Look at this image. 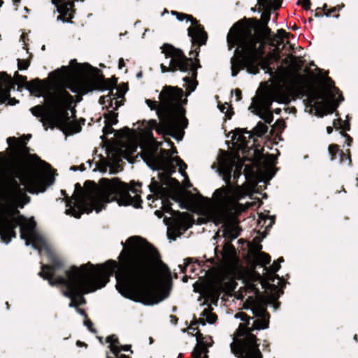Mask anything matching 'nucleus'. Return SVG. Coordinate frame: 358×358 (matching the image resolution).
<instances>
[{
	"label": "nucleus",
	"instance_id": "obj_1",
	"mask_svg": "<svg viewBox=\"0 0 358 358\" xmlns=\"http://www.w3.org/2000/svg\"><path fill=\"white\" fill-rule=\"evenodd\" d=\"M118 257V262L108 260L107 265L115 273L117 290L124 297L144 305L159 303L162 299L155 287L156 273L171 278L169 267L160 259L158 251L145 239L131 236Z\"/></svg>",
	"mask_w": 358,
	"mask_h": 358
},
{
	"label": "nucleus",
	"instance_id": "obj_2",
	"mask_svg": "<svg viewBox=\"0 0 358 358\" xmlns=\"http://www.w3.org/2000/svg\"><path fill=\"white\" fill-rule=\"evenodd\" d=\"M141 187V182L132 180L129 186L117 178L111 180L101 178L99 185L94 181L87 180L84 189L79 183H76V194L73 196V201L67 202L68 208L65 213L80 218L82 214H89L93 210L99 213L106 208L107 203L112 201H117L120 206L132 205L138 208L140 204L138 203L141 200L138 192Z\"/></svg>",
	"mask_w": 358,
	"mask_h": 358
},
{
	"label": "nucleus",
	"instance_id": "obj_3",
	"mask_svg": "<svg viewBox=\"0 0 358 358\" xmlns=\"http://www.w3.org/2000/svg\"><path fill=\"white\" fill-rule=\"evenodd\" d=\"M73 68L77 76L69 84H62L69 73L68 67L62 66L60 69L49 73L50 83L47 80L36 78L26 83L25 89L38 97H43L48 92L53 91V86L59 89H65V90L69 89L73 93L78 94L76 99L77 102H80L83 95L96 90H110L115 85L109 80H106L99 69L87 63H76V66Z\"/></svg>",
	"mask_w": 358,
	"mask_h": 358
},
{
	"label": "nucleus",
	"instance_id": "obj_4",
	"mask_svg": "<svg viewBox=\"0 0 358 358\" xmlns=\"http://www.w3.org/2000/svg\"><path fill=\"white\" fill-rule=\"evenodd\" d=\"M184 92L178 87L165 86L159 94L160 104L156 101L146 99L145 103L152 110H156L159 123L155 120L149 121V128L155 129L159 134L172 136L181 141L187 127L188 120L185 117V110L182 107L187 101L182 99Z\"/></svg>",
	"mask_w": 358,
	"mask_h": 358
},
{
	"label": "nucleus",
	"instance_id": "obj_5",
	"mask_svg": "<svg viewBox=\"0 0 358 358\" xmlns=\"http://www.w3.org/2000/svg\"><path fill=\"white\" fill-rule=\"evenodd\" d=\"M141 158L152 170L162 171L158 173L159 181L155 178H152V182L148 186L149 189L155 196L166 199L162 202L164 212L171 213L172 215L177 214V212L172 209V204L169 199L178 201V198L177 196H171L169 188L178 186L179 182L171 176L176 172L174 163L178 166L179 172L182 175H184L183 171L187 169V165L179 157H172L169 150L162 149L159 153H157V147L155 146L145 148L141 152Z\"/></svg>",
	"mask_w": 358,
	"mask_h": 358
},
{
	"label": "nucleus",
	"instance_id": "obj_6",
	"mask_svg": "<svg viewBox=\"0 0 358 358\" xmlns=\"http://www.w3.org/2000/svg\"><path fill=\"white\" fill-rule=\"evenodd\" d=\"M218 171L227 186L216 189L213 194L217 207L210 212V217L215 225L226 224L229 213L236 208L238 200L241 198L238 195L239 187L235 189L231 180L232 171L242 173L243 162L240 159L236 161L226 151H223L218 158Z\"/></svg>",
	"mask_w": 358,
	"mask_h": 358
},
{
	"label": "nucleus",
	"instance_id": "obj_7",
	"mask_svg": "<svg viewBox=\"0 0 358 358\" xmlns=\"http://www.w3.org/2000/svg\"><path fill=\"white\" fill-rule=\"evenodd\" d=\"M250 32L243 31L241 20L235 23L227 36L229 49L236 47L235 55L231 59V76L238 75L241 69L244 68L252 74L259 73L257 59L262 57V52L260 48L256 47L255 42L250 38Z\"/></svg>",
	"mask_w": 358,
	"mask_h": 358
},
{
	"label": "nucleus",
	"instance_id": "obj_8",
	"mask_svg": "<svg viewBox=\"0 0 358 358\" xmlns=\"http://www.w3.org/2000/svg\"><path fill=\"white\" fill-rule=\"evenodd\" d=\"M53 91L43 95L45 105H37L30 109L31 114L40 118L45 129H53L66 124L69 120V110L73 103V97L65 89L53 86Z\"/></svg>",
	"mask_w": 358,
	"mask_h": 358
},
{
	"label": "nucleus",
	"instance_id": "obj_9",
	"mask_svg": "<svg viewBox=\"0 0 358 358\" xmlns=\"http://www.w3.org/2000/svg\"><path fill=\"white\" fill-rule=\"evenodd\" d=\"M113 272L107 261L101 265L91 266L67 289L62 290V294L71 299L69 307L78 308L79 303L75 294H88L106 286Z\"/></svg>",
	"mask_w": 358,
	"mask_h": 358
},
{
	"label": "nucleus",
	"instance_id": "obj_10",
	"mask_svg": "<svg viewBox=\"0 0 358 358\" xmlns=\"http://www.w3.org/2000/svg\"><path fill=\"white\" fill-rule=\"evenodd\" d=\"M162 52L165 55L166 58H171L169 67L163 64H161L162 73L180 71L184 73L188 72L190 75V76L182 78V81L185 82L183 87L187 90L186 96H189L196 90L198 85L197 70L201 67L199 59L195 56V53L192 55L194 59L187 57L180 49L167 43L163 45Z\"/></svg>",
	"mask_w": 358,
	"mask_h": 358
},
{
	"label": "nucleus",
	"instance_id": "obj_11",
	"mask_svg": "<svg viewBox=\"0 0 358 358\" xmlns=\"http://www.w3.org/2000/svg\"><path fill=\"white\" fill-rule=\"evenodd\" d=\"M92 265L90 263L83 264L80 267L73 266L69 271H66V277L58 276L55 279H52L55 275L53 268L48 265L43 264L41 271L38 273V275L44 280H48V283L51 286L64 285L66 289Z\"/></svg>",
	"mask_w": 358,
	"mask_h": 358
},
{
	"label": "nucleus",
	"instance_id": "obj_12",
	"mask_svg": "<svg viewBox=\"0 0 358 358\" xmlns=\"http://www.w3.org/2000/svg\"><path fill=\"white\" fill-rule=\"evenodd\" d=\"M171 14L175 15L178 21L190 22L192 26L187 29L188 36L191 38L192 44V50L189 52V55L195 53V56L198 57L200 52V47L206 43L208 34L204 30V27L199 23V21L194 18L192 15L179 13L175 10L171 11Z\"/></svg>",
	"mask_w": 358,
	"mask_h": 358
},
{
	"label": "nucleus",
	"instance_id": "obj_13",
	"mask_svg": "<svg viewBox=\"0 0 358 358\" xmlns=\"http://www.w3.org/2000/svg\"><path fill=\"white\" fill-rule=\"evenodd\" d=\"M16 178L27 188V191L31 194L44 192L47 187L55 182L54 177L44 173H35L29 171H23L17 173Z\"/></svg>",
	"mask_w": 358,
	"mask_h": 358
},
{
	"label": "nucleus",
	"instance_id": "obj_14",
	"mask_svg": "<svg viewBox=\"0 0 358 358\" xmlns=\"http://www.w3.org/2000/svg\"><path fill=\"white\" fill-rule=\"evenodd\" d=\"M292 98V92L289 88L281 86L262 94L257 102L254 103L255 110H270L273 102L287 104Z\"/></svg>",
	"mask_w": 358,
	"mask_h": 358
},
{
	"label": "nucleus",
	"instance_id": "obj_15",
	"mask_svg": "<svg viewBox=\"0 0 358 358\" xmlns=\"http://www.w3.org/2000/svg\"><path fill=\"white\" fill-rule=\"evenodd\" d=\"M241 27L243 31H246L248 33L250 32L251 35L250 38H252L254 42L255 41V45L257 44L256 47L258 48L259 47L262 52V57H260L257 61V64L259 66V69L262 68V69L268 71L270 70V66L273 62H278L280 59L278 50L277 49H274L269 52L266 56H264L266 42L263 41L262 38L259 36L254 33V30L250 24L244 23L241 20Z\"/></svg>",
	"mask_w": 358,
	"mask_h": 358
},
{
	"label": "nucleus",
	"instance_id": "obj_16",
	"mask_svg": "<svg viewBox=\"0 0 358 358\" xmlns=\"http://www.w3.org/2000/svg\"><path fill=\"white\" fill-rule=\"evenodd\" d=\"M13 209L8 206H0V236L1 240L8 244L12 238L16 237L15 228L20 225V221L13 216Z\"/></svg>",
	"mask_w": 358,
	"mask_h": 358
},
{
	"label": "nucleus",
	"instance_id": "obj_17",
	"mask_svg": "<svg viewBox=\"0 0 358 358\" xmlns=\"http://www.w3.org/2000/svg\"><path fill=\"white\" fill-rule=\"evenodd\" d=\"M294 87L289 88L292 92V96L294 94L303 95L305 91L308 92V101L309 104L314 103L317 106V101L320 99L324 100L327 102L326 92H317L314 90L313 85L311 82H308L303 76L296 74L293 80Z\"/></svg>",
	"mask_w": 358,
	"mask_h": 358
},
{
	"label": "nucleus",
	"instance_id": "obj_18",
	"mask_svg": "<svg viewBox=\"0 0 358 358\" xmlns=\"http://www.w3.org/2000/svg\"><path fill=\"white\" fill-rule=\"evenodd\" d=\"M257 341L256 336L249 332L243 342L231 349L239 358H262Z\"/></svg>",
	"mask_w": 358,
	"mask_h": 358
},
{
	"label": "nucleus",
	"instance_id": "obj_19",
	"mask_svg": "<svg viewBox=\"0 0 358 358\" xmlns=\"http://www.w3.org/2000/svg\"><path fill=\"white\" fill-rule=\"evenodd\" d=\"M177 214L178 216L173 219L168 227V237L173 241L192 227L187 213L178 211Z\"/></svg>",
	"mask_w": 358,
	"mask_h": 358
},
{
	"label": "nucleus",
	"instance_id": "obj_20",
	"mask_svg": "<svg viewBox=\"0 0 358 358\" xmlns=\"http://www.w3.org/2000/svg\"><path fill=\"white\" fill-rule=\"evenodd\" d=\"M326 104L317 103V106H315V114L320 117L327 114L333 113L338 107L339 103L344 100L342 94H340L338 100L334 99V95L329 91L326 92Z\"/></svg>",
	"mask_w": 358,
	"mask_h": 358
},
{
	"label": "nucleus",
	"instance_id": "obj_21",
	"mask_svg": "<svg viewBox=\"0 0 358 358\" xmlns=\"http://www.w3.org/2000/svg\"><path fill=\"white\" fill-rule=\"evenodd\" d=\"M14 89L13 78L5 72L0 73V103L10 98V92Z\"/></svg>",
	"mask_w": 358,
	"mask_h": 358
},
{
	"label": "nucleus",
	"instance_id": "obj_22",
	"mask_svg": "<svg viewBox=\"0 0 358 358\" xmlns=\"http://www.w3.org/2000/svg\"><path fill=\"white\" fill-rule=\"evenodd\" d=\"M257 3L264 9L261 16L262 24H267L271 17V10L279 9L282 5V0H257Z\"/></svg>",
	"mask_w": 358,
	"mask_h": 358
},
{
	"label": "nucleus",
	"instance_id": "obj_23",
	"mask_svg": "<svg viewBox=\"0 0 358 358\" xmlns=\"http://www.w3.org/2000/svg\"><path fill=\"white\" fill-rule=\"evenodd\" d=\"M34 226L32 224H26L20 226V237L22 239L25 240L27 246L31 245L32 248L35 250H40L38 247L32 234L34 233Z\"/></svg>",
	"mask_w": 358,
	"mask_h": 358
},
{
	"label": "nucleus",
	"instance_id": "obj_24",
	"mask_svg": "<svg viewBox=\"0 0 358 358\" xmlns=\"http://www.w3.org/2000/svg\"><path fill=\"white\" fill-rule=\"evenodd\" d=\"M117 94L118 92L113 94V91H110L108 95L100 97L99 103L108 108H112V110H116L122 105V102L117 99V98L121 97L120 96H117Z\"/></svg>",
	"mask_w": 358,
	"mask_h": 358
},
{
	"label": "nucleus",
	"instance_id": "obj_25",
	"mask_svg": "<svg viewBox=\"0 0 358 358\" xmlns=\"http://www.w3.org/2000/svg\"><path fill=\"white\" fill-rule=\"evenodd\" d=\"M20 185L14 178H9L8 180V189L6 194V199H15L17 196L22 193Z\"/></svg>",
	"mask_w": 358,
	"mask_h": 358
},
{
	"label": "nucleus",
	"instance_id": "obj_26",
	"mask_svg": "<svg viewBox=\"0 0 358 358\" xmlns=\"http://www.w3.org/2000/svg\"><path fill=\"white\" fill-rule=\"evenodd\" d=\"M106 341L109 343L108 348H110L111 352H113V354L115 356V357H111L108 355L106 358H131L125 355H120V349H119L118 346H117V345L119 344V340L115 335L113 334L108 336L106 339Z\"/></svg>",
	"mask_w": 358,
	"mask_h": 358
},
{
	"label": "nucleus",
	"instance_id": "obj_27",
	"mask_svg": "<svg viewBox=\"0 0 358 358\" xmlns=\"http://www.w3.org/2000/svg\"><path fill=\"white\" fill-rule=\"evenodd\" d=\"M202 338V334L200 332L196 333V340L199 343ZM208 350L203 344L197 343L195 346L192 355L193 358H208L207 353Z\"/></svg>",
	"mask_w": 358,
	"mask_h": 358
},
{
	"label": "nucleus",
	"instance_id": "obj_28",
	"mask_svg": "<svg viewBox=\"0 0 358 358\" xmlns=\"http://www.w3.org/2000/svg\"><path fill=\"white\" fill-rule=\"evenodd\" d=\"M241 231V229L236 225H229L224 229V236L226 238L234 240L240 236Z\"/></svg>",
	"mask_w": 358,
	"mask_h": 358
},
{
	"label": "nucleus",
	"instance_id": "obj_29",
	"mask_svg": "<svg viewBox=\"0 0 358 358\" xmlns=\"http://www.w3.org/2000/svg\"><path fill=\"white\" fill-rule=\"evenodd\" d=\"M269 314L264 315L260 318L255 320L253 322L252 329L256 330L266 329L268 328L269 325Z\"/></svg>",
	"mask_w": 358,
	"mask_h": 358
},
{
	"label": "nucleus",
	"instance_id": "obj_30",
	"mask_svg": "<svg viewBox=\"0 0 358 358\" xmlns=\"http://www.w3.org/2000/svg\"><path fill=\"white\" fill-rule=\"evenodd\" d=\"M220 286L217 284L213 283L207 286L204 292L208 295V296L210 297L212 300L217 301L220 296Z\"/></svg>",
	"mask_w": 358,
	"mask_h": 358
},
{
	"label": "nucleus",
	"instance_id": "obj_31",
	"mask_svg": "<svg viewBox=\"0 0 358 358\" xmlns=\"http://www.w3.org/2000/svg\"><path fill=\"white\" fill-rule=\"evenodd\" d=\"M245 134L248 135V137L251 136L250 132L243 129H236L234 130L233 139L236 140L240 144L245 145L247 143V139L245 136Z\"/></svg>",
	"mask_w": 358,
	"mask_h": 358
},
{
	"label": "nucleus",
	"instance_id": "obj_32",
	"mask_svg": "<svg viewBox=\"0 0 358 358\" xmlns=\"http://www.w3.org/2000/svg\"><path fill=\"white\" fill-rule=\"evenodd\" d=\"M329 153L331 156V160H335L336 159V156L338 154L341 158H346L348 160H350L348 157H347L345 153L338 149V146L337 145L333 144L330 145L328 148Z\"/></svg>",
	"mask_w": 358,
	"mask_h": 358
},
{
	"label": "nucleus",
	"instance_id": "obj_33",
	"mask_svg": "<svg viewBox=\"0 0 358 358\" xmlns=\"http://www.w3.org/2000/svg\"><path fill=\"white\" fill-rule=\"evenodd\" d=\"M280 268V265L275 261L273 262L272 265L270 266L268 268H266L268 279L273 282L274 281L275 278L279 279V276L278 275L275 274V272H277Z\"/></svg>",
	"mask_w": 358,
	"mask_h": 358
},
{
	"label": "nucleus",
	"instance_id": "obj_34",
	"mask_svg": "<svg viewBox=\"0 0 358 358\" xmlns=\"http://www.w3.org/2000/svg\"><path fill=\"white\" fill-rule=\"evenodd\" d=\"M253 315L259 318L268 314L264 305L255 303L251 308Z\"/></svg>",
	"mask_w": 358,
	"mask_h": 358
},
{
	"label": "nucleus",
	"instance_id": "obj_35",
	"mask_svg": "<svg viewBox=\"0 0 358 358\" xmlns=\"http://www.w3.org/2000/svg\"><path fill=\"white\" fill-rule=\"evenodd\" d=\"M235 254V248L231 243H226L223 247L222 255L225 260L231 259Z\"/></svg>",
	"mask_w": 358,
	"mask_h": 358
},
{
	"label": "nucleus",
	"instance_id": "obj_36",
	"mask_svg": "<svg viewBox=\"0 0 358 358\" xmlns=\"http://www.w3.org/2000/svg\"><path fill=\"white\" fill-rule=\"evenodd\" d=\"M201 316L205 317L206 322L210 324H214L217 320V315L212 313V308L210 306H208L203 310Z\"/></svg>",
	"mask_w": 358,
	"mask_h": 358
},
{
	"label": "nucleus",
	"instance_id": "obj_37",
	"mask_svg": "<svg viewBox=\"0 0 358 358\" xmlns=\"http://www.w3.org/2000/svg\"><path fill=\"white\" fill-rule=\"evenodd\" d=\"M182 273H194L196 270L195 265L192 264V259L191 258H187L185 259L183 266H179Z\"/></svg>",
	"mask_w": 358,
	"mask_h": 358
},
{
	"label": "nucleus",
	"instance_id": "obj_38",
	"mask_svg": "<svg viewBox=\"0 0 358 358\" xmlns=\"http://www.w3.org/2000/svg\"><path fill=\"white\" fill-rule=\"evenodd\" d=\"M328 91L331 92L334 95V96H336V92L338 94V96H340V94H341L338 88L334 86V81L329 77H327L326 78L325 89L323 92H327Z\"/></svg>",
	"mask_w": 358,
	"mask_h": 358
},
{
	"label": "nucleus",
	"instance_id": "obj_39",
	"mask_svg": "<svg viewBox=\"0 0 358 358\" xmlns=\"http://www.w3.org/2000/svg\"><path fill=\"white\" fill-rule=\"evenodd\" d=\"M268 131V127L265 123L259 122L255 127L253 128L252 133L257 136L264 135Z\"/></svg>",
	"mask_w": 358,
	"mask_h": 358
},
{
	"label": "nucleus",
	"instance_id": "obj_40",
	"mask_svg": "<svg viewBox=\"0 0 358 358\" xmlns=\"http://www.w3.org/2000/svg\"><path fill=\"white\" fill-rule=\"evenodd\" d=\"M256 262L258 264L266 266V265L268 264L271 262V257L269 255L260 252L256 256Z\"/></svg>",
	"mask_w": 358,
	"mask_h": 358
},
{
	"label": "nucleus",
	"instance_id": "obj_41",
	"mask_svg": "<svg viewBox=\"0 0 358 358\" xmlns=\"http://www.w3.org/2000/svg\"><path fill=\"white\" fill-rule=\"evenodd\" d=\"M105 123H110V125H115L117 123V113L113 110H108V112L103 115Z\"/></svg>",
	"mask_w": 358,
	"mask_h": 358
},
{
	"label": "nucleus",
	"instance_id": "obj_42",
	"mask_svg": "<svg viewBox=\"0 0 358 358\" xmlns=\"http://www.w3.org/2000/svg\"><path fill=\"white\" fill-rule=\"evenodd\" d=\"M256 115L264 120L265 123L271 124L273 120V116L270 110H255Z\"/></svg>",
	"mask_w": 358,
	"mask_h": 358
},
{
	"label": "nucleus",
	"instance_id": "obj_43",
	"mask_svg": "<svg viewBox=\"0 0 358 358\" xmlns=\"http://www.w3.org/2000/svg\"><path fill=\"white\" fill-rule=\"evenodd\" d=\"M251 27L254 30V33L259 36L262 38V41L266 42L265 40L268 38L271 34V29L268 27L267 24H262V27L259 32L257 31V30L252 26Z\"/></svg>",
	"mask_w": 358,
	"mask_h": 358
},
{
	"label": "nucleus",
	"instance_id": "obj_44",
	"mask_svg": "<svg viewBox=\"0 0 358 358\" xmlns=\"http://www.w3.org/2000/svg\"><path fill=\"white\" fill-rule=\"evenodd\" d=\"M15 80H13L14 87L15 85L24 86L26 87L27 78L25 76L20 75L17 72L15 73L14 75Z\"/></svg>",
	"mask_w": 358,
	"mask_h": 358
},
{
	"label": "nucleus",
	"instance_id": "obj_45",
	"mask_svg": "<svg viewBox=\"0 0 358 358\" xmlns=\"http://www.w3.org/2000/svg\"><path fill=\"white\" fill-rule=\"evenodd\" d=\"M66 125H69V129L72 133H78L81 131V126L80 124L76 122H70V119L69 120L68 122L62 127H65ZM61 127L62 126L59 127Z\"/></svg>",
	"mask_w": 358,
	"mask_h": 358
},
{
	"label": "nucleus",
	"instance_id": "obj_46",
	"mask_svg": "<svg viewBox=\"0 0 358 358\" xmlns=\"http://www.w3.org/2000/svg\"><path fill=\"white\" fill-rule=\"evenodd\" d=\"M32 157L38 162V165L41 169H43L46 171H48L51 169L50 164L45 162V161L41 160L36 155H34Z\"/></svg>",
	"mask_w": 358,
	"mask_h": 358
},
{
	"label": "nucleus",
	"instance_id": "obj_47",
	"mask_svg": "<svg viewBox=\"0 0 358 358\" xmlns=\"http://www.w3.org/2000/svg\"><path fill=\"white\" fill-rule=\"evenodd\" d=\"M30 62L28 60L17 59V67L19 70H26L29 66Z\"/></svg>",
	"mask_w": 358,
	"mask_h": 358
},
{
	"label": "nucleus",
	"instance_id": "obj_48",
	"mask_svg": "<svg viewBox=\"0 0 358 358\" xmlns=\"http://www.w3.org/2000/svg\"><path fill=\"white\" fill-rule=\"evenodd\" d=\"M48 266H50V265H48ZM62 266H63V264L59 259H58L57 258H55L53 259L52 265H51V267L53 268L55 272L56 271L57 269L61 268Z\"/></svg>",
	"mask_w": 358,
	"mask_h": 358
},
{
	"label": "nucleus",
	"instance_id": "obj_49",
	"mask_svg": "<svg viewBox=\"0 0 358 358\" xmlns=\"http://www.w3.org/2000/svg\"><path fill=\"white\" fill-rule=\"evenodd\" d=\"M112 126L113 125H110V123H105V126L103 128V133L105 135L112 134L114 131V129H113Z\"/></svg>",
	"mask_w": 358,
	"mask_h": 358
},
{
	"label": "nucleus",
	"instance_id": "obj_50",
	"mask_svg": "<svg viewBox=\"0 0 358 358\" xmlns=\"http://www.w3.org/2000/svg\"><path fill=\"white\" fill-rule=\"evenodd\" d=\"M85 294H75V296L77 298L79 305H83L86 303V299L83 296Z\"/></svg>",
	"mask_w": 358,
	"mask_h": 358
},
{
	"label": "nucleus",
	"instance_id": "obj_51",
	"mask_svg": "<svg viewBox=\"0 0 358 358\" xmlns=\"http://www.w3.org/2000/svg\"><path fill=\"white\" fill-rule=\"evenodd\" d=\"M84 325L86 326L88 330L92 333H95L96 330L93 328V323L90 320L84 321Z\"/></svg>",
	"mask_w": 358,
	"mask_h": 358
},
{
	"label": "nucleus",
	"instance_id": "obj_52",
	"mask_svg": "<svg viewBox=\"0 0 358 358\" xmlns=\"http://www.w3.org/2000/svg\"><path fill=\"white\" fill-rule=\"evenodd\" d=\"M17 198H22L24 200L25 204L28 203L30 201V197L28 196L24 192L20 193L17 196Z\"/></svg>",
	"mask_w": 358,
	"mask_h": 358
},
{
	"label": "nucleus",
	"instance_id": "obj_53",
	"mask_svg": "<svg viewBox=\"0 0 358 358\" xmlns=\"http://www.w3.org/2000/svg\"><path fill=\"white\" fill-rule=\"evenodd\" d=\"M236 318H239L243 321H247L249 319V317L244 313H238L235 315Z\"/></svg>",
	"mask_w": 358,
	"mask_h": 358
},
{
	"label": "nucleus",
	"instance_id": "obj_54",
	"mask_svg": "<svg viewBox=\"0 0 358 358\" xmlns=\"http://www.w3.org/2000/svg\"><path fill=\"white\" fill-rule=\"evenodd\" d=\"M288 34L284 29H278L277 31V36L280 38H284L287 36Z\"/></svg>",
	"mask_w": 358,
	"mask_h": 358
},
{
	"label": "nucleus",
	"instance_id": "obj_55",
	"mask_svg": "<svg viewBox=\"0 0 358 358\" xmlns=\"http://www.w3.org/2000/svg\"><path fill=\"white\" fill-rule=\"evenodd\" d=\"M339 9H340V8H338V6H334V7L331 8V9L327 10V12L324 13V15L326 17H329L331 15V13L338 11Z\"/></svg>",
	"mask_w": 358,
	"mask_h": 358
},
{
	"label": "nucleus",
	"instance_id": "obj_56",
	"mask_svg": "<svg viewBox=\"0 0 358 358\" xmlns=\"http://www.w3.org/2000/svg\"><path fill=\"white\" fill-rule=\"evenodd\" d=\"M120 350V352L121 351H130L131 353H133V351L131 350V345H120V347H118Z\"/></svg>",
	"mask_w": 358,
	"mask_h": 358
},
{
	"label": "nucleus",
	"instance_id": "obj_57",
	"mask_svg": "<svg viewBox=\"0 0 358 358\" xmlns=\"http://www.w3.org/2000/svg\"><path fill=\"white\" fill-rule=\"evenodd\" d=\"M341 127L343 131H348L350 130V124L348 122H343Z\"/></svg>",
	"mask_w": 358,
	"mask_h": 358
},
{
	"label": "nucleus",
	"instance_id": "obj_58",
	"mask_svg": "<svg viewBox=\"0 0 358 358\" xmlns=\"http://www.w3.org/2000/svg\"><path fill=\"white\" fill-rule=\"evenodd\" d=\"M310 0H303V7L306 10H308L310 6Z\"/></svg>",
	"mask_w": 358,
	"mask_h": 358
},
{
	"label": "nucleus",
	"instance_id": "obj_59",
	"mask_svg": "<svg viewBox=\"0 0 358 358\" xmlns=\"http://www.w3.org/2000/svg\"><path fill=\"white\" fill-rule=\"evenodd\" d=\"M76 311H77V313H79L80 315H82V316H83V317H87V313H86V312H85V310L81 309V308H77Z\"/></svg>",
	"mask_w": 358,
	"mask_h": 358
},
{
	"label": "nucleus",
	"instance_id": "obj_60",
	"mask_svg": "<svg viewBox=\"0 0 358 358\" xmlns=\"http://www.w3.org/2000/svg\"><path fill=\"white\" fill-rule=\"evenodd\" d=\"M270 303H273V306L275 309H277L279 307V303L277 302L275 299H272L269 301Z\"/></svg>",
	"mask_w": 358,
	"mask_h": 358
},
{
	"label": "nucleus",
	"instance_id": "obj_61",
	"mask_svg": "<svg viewBox=\"0 0 358 358\" xmlns=\"http://www.w3.org/2000/svg\"><path fill=\"white\" fill-rule=\"evenodd\" d=\"M155 214L159 217V218H162L164 215V211L162 210H155Z\"/></svg>",
	"mask_w": 358,
	"mask_h": 358
},
{
	"label": "nucleus",
	"instance_id": "obj_62",
	"mask_svg": "<svg viewBox=\"0 0 358 358\" xmlns=\"http://www.w3.org/2000/svg\"><path fill=\"white\" fill-rule=\"evenodd\" d=\"M236 96L237 97V100H240L241 98V91L239 89L235 90Z\"/></svg>",
	"mask_w": 358,
	"mask_h": 358
},
{
	"label": "nucleus",
	"instance_id": "obj_63",
	"mask_svg": "<svg viewBox=\"0 0 358 358\" xmlns=\"http://www.w3.org/2000/svg\"><path fill=\"white\" fill-rule=\"evenodd\" d=\"M16 138L15 137H8L6 139V142L8 145H11V143L14 141H15Z\"/></svg>",
	"mask_w": 358,
	"mask_h": 358
},
{
	"label": "nucleus",
	"instance_id": "obj_64",
	"mask_svg": "<svg viewBox=\"0 0 358 358\" xmlns=\"http://www.w3.org/2000/svg\"><path fill=\"white\" fill-rule=\"evenodd\" d=\"M124 65L125 64L124 59L122 58H120L118 62L119 69H122L123 66H124Z\"/></svg>",
	"mask_w": 358,
	"mask_h": 358
}]
</instances>
